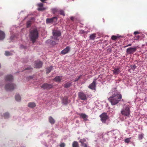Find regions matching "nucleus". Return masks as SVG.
Returning a JSON list of instances; mask_svg holds the SVG:
<instances>
[{"label": "nucleus", "mask_w": 147, "mask_h": 147, "mask_svg": "<svg viewBox=\"0 0 147 147\" xmlns=\"http://www.w3.org/2000/svg\"><path fill=\"white\" fill-rule=\"evenodd\" d=\"M46 8L43 7H40L38 9V10L39 11H42L45 10Z\"/></svg>", "instance_id": "obj_34"}, {"label": "nucleus", "mask_w": 147, "mask_h": 147, "mask_svg": "<svg viewBox=\"0 0 147 147\" xmlns=\"http://www.w3.org/2000/svg\"><path fill=\"white\" fill-rule=\"evenodd\" d=\"M29 78H30V79H32L33 78V77L32 76H30L28 77Z\"/></svg>", "instance_id": "obj_48"}, {"label": "nucleus", "mask_w": 147, "mask_h": 147, "mask_svg": "<svg viewBox=\"0 0 147 147\" xmlns=\"http://www.w3.org/2000/svg\"><path fill=\"white\" fill-rule=\"evenodd\" d=\"M32 69L31 68V67H27V68H26L25 69V70H30V69Z\"/></svg>", "instance_id": "obj_44"}, {"label": "nucleus", "mask_w": 147, "mask_h": 147, "mask_svg": "<svg viewBox=\"0 0 147 147\" xmlns=\"http://www.w3.org/2000/svg\"><path fill=\"white\" fill-rule=\"evenodd\" d=\"M86 142V140L85 139H81L79 140V142L81 143V144L84 143Z\"/></svg>", "instance_id": "obj_31"}, {"label": "nucleus", "mask_w": 147, "mask_h": 147, "mask_svg": "<svg viewBox=\"0 0 147 147\" xmlns=\"http://www.w3.org/2000/svg\"><path fill=\"white\" fill-rule=\"evenodd\" d=\"M5 36V33L1 31V40H3Z\"/></svg>", "instance_id": "obj_24"}, {"label": "nucleus", "mask_w": 147, "mask_h": 147, "mask_svg": "<svg viewBox=\"0 0 147 147\" xmlns=\"http://www.w3.org/2000/svg\"><path fill=\"white\" fill-rule=\"evenodd\" d=\"M139 33H140V32H139L138 31H135L134 32V34L135 35H136V34H139Z\"/></svg>", "instance_id": "obj_43"}, {"label": "nucleus", "mask_w": 147, "mask_h": 147, "mask_svg": "<svg viewBox=\"0 0 147 147\" xmlns=\"http://www.w3.org/2000/svg\"><path fill=\"white\" fill-rule=\"evenodd\" d=\"M49 122L52 124H53L55 123V120L51 116L49 117Z\"/></svg>", "instance_id": "obj_20"}, {"label": "nucleus", "mask_w": 147, "mask_h": 147, "mask_svg": "<svg viewBox=\"0 0 147 147\" xmlns=\"http://www.w3.org/2000/svg\"><path fill=\"white\" fill-rule=\"evenodd\" d=\"M52 34L54 39L55 40H58L59 39L58 37L61 35V32L57 30H53V31Z\"/></svg>", "instance_id": "obj_5"}, {"label": "nucleus", "mask_w": 147, "mask_h": 147, "mask_svg": "<svg viewBox=\"0 0 147 147\" xmlns=\"http://www.w3.org/2000/svg\"><path fill=\"white\" fill-rule=\"evenodd\" d=\"M57 20V18L56 17H54L50 18H47L46 19V22L47 23H52L53 21L56 22Z\"/></svg>", "instance_id": "obj_11"}, {"label": "nucleus", "mask_w": 147, "mask_h": 147, "mask_svg": "<svg viewBox=\"0 0 147 147\" xmlns=\"http://www.w3.org/2000/svg\"><path fill=\"white\" fill-rule=\"evenodd\" d=\"M40 0L42 2H44L45 1H46L47 0Z\"/></svg>", "instance_id": "obj_47"}, {"label": "nucleus", "mask_w": 147, "mask_h": 147, "mask_svg": "<svg viewBox=\"0 0 147 147\" xmlns=\"http://www.w3.org/2000/svg\"><path fill=\"white\" fill-rule=\"evenodd\" d=\"M13 80V77L11 75H7L5 78V80L7 81L11 82Z\"/></svg>", "instance_id": "obj_16"}, {"label": "nucleus", "mask_w": 147, "mask_h": 147, "mask_svg": "<svg viewBox=\"0 0 147 147\" xmlns=\"http://www.w3.org/2000/svg\"><path fill=\"white\" fill-rule=\"evenodd\" d=\"M38 32L36 29H34L30 31V38L32 43H34L38 38Z\"/></svg>", "instance_id": "obj_2"}, {"label": "nucleus", "mask_w": 147, "mask_h": 147, "mask_svg": "<svg viewBox=\"0 0 147 147\" xmlns=\"http://www.w3.org/2000/svg\"><path fill=\"white\" fill-rule=\"evenodd\" d=\"M130 110L129 107H127L125 109L122 110L121 111V114L125 116L129 117L130 115Z\"/></svg>", "instance_id": "obj_4"}, {"label": "nucleus", "mask_w": 147, "mask_h": 147, "mask_svg": "<svg viewBox=\"0 0 147 147\" xmlns=\"http://www.w3.org/2000/svg\"><path fill=\"white\" fill-rule=\"evenodd\" d=\"M78 96L79 98L82 100H85L87 99L86 95L82 92H79Z\"/></svg>", "instance_id": "obj_9"}, {"label": "nucleus", "mask_w": 147, "mask_h": 147, "mask_svg": "<svg viewBox=\"0 0 147 147\" xmlns=\"http://www.w3.org/2000/svg\"><path fill=\"white\" fill-rule=\"evenodd\" d=\"M53 69L52 66H51L47 68L46 69V73L48 74L50 73Z\"/></svg>", "instance_id": "obj_23"}, {"label": "nucleus", "mask_w": 147, "mask_h": 147, "mask_svg": "<svg viewBox=\"0 0 147 147\" xmlns=\"http://www.w3.org/2000/svg\"><path fill=\"white\" fill-rule=\"evenodd\" d=\"M16 100L17 101H20L21 100V97L19 95H16L15 97Z\"/></svg>", "instance_id": "obj_27"}, {"label": "nucleus", "mask_w": 147, "mask_h": 147, "mask_svg": "<svg viewBox=\"0 0 147 147\" xmlns=\"http://www.w3.org/2000/svg\"><path fill=\"white\" fill-rule=\"evenodd\" d=\"M82 76V75H81L78 76V78H76L75 79V80L74 81V82H76L78 81L81 78V77Z\"/></svg>", "instance_id": "obj_37"}, {"label": "nucleus", "mask_w": 147, "mask_h": 147, "mask_svg": "<svg viewBox=\"0 0 147 147\" xmlns=\"http://www.w3.org/2000/svg\"><path fill=\"white\" fill-rule=\"evenodd\" d=\"M65 144L64 143H61L60 145V147H65Z\"/></svg>", "instance_id": "obj_39"}, {"label": "nucleus", "mask_w": 147, "mask_h": 147, "mask_svg": "<svg viewBox=\"0 0 147 147\" xmlns=\"http://www.w3.org/2000/svg\"><path fill=\"white\" fill-rule=\"evenodd\" d=\"M60 15H63L64 16H65V14L64 11L62 10H60L59 11Z\"/></svg>", "instance_id": "obj_32"}, {"label": "nucleus", "mask_w": 147, "mask_h": 147, "mask_svg": "<svg viewBox=\"0 0 147 147\" xmlns=\"http://www.w3.org/2000/svg\"><path fill=\"white\" fill-rule=\"evenodd\" d=\"M137 48L136 47H130L127 49L126 53L127 54L131 55L136 51Z\"/></svg>", "instance_id": "obj_6"}, {"label": "nucleus", "mask_w": 147, "mask_h": 147, "mask_svg": "<svg viewBox=\"0 0 147 147\" xmlns=\"http://www.w3.org/2000/svg\"><path fill=\"white\" fill-rule=\"evenodd\" d=\"M52 12L55 14L56 13L59 11L58 9L57 8H53L51 9Z\"/></svg>", "instance_id": "obj_25"}, {"label": "nucleus", "mask_w": 147, "mask_h": 147, "mask_svg": "<svg viewBox=\"0 0 147 147\" xmlns=\"http://www.w3.org/2000/svg\"><path fill=\"white\" fill-rule=\"evenodd\" d=\"M80 116L82 119H84V120L85 121L88 120L87 118L88 116H87L86 114L83 113H81L79 114Z\"/></svg>", "instance_id": "obj_15"}, {"label": "nucleus", "mask_w": 147, "mask_h": 147, "mask_svg": "<svg viewBox=\"0 0 147 147\" xmlns=\"http://www.w3.org/2000/svg\"><path fill=\"white\" fill-rule=\"evenodd\" d=\"M72 82L70 81L66 83L64 85V87L67 88L69 87L72 85Z\"/></svg>", "instance_id": "obj_19"}, {"label": "nucleus", "mask_w": 147, "mask_h": 147, "mask_svg": "<svg viewBox=\"0 0 147 147\" xmlns=\"http://www.w3.org/2000/svg\"><path fill=\"white\" fill-rule=\"evenodd\" d=\"M140 36H136L134 37V40H138L140 38Z\"/></svg>", "instance_id": "obj_38"}, {"label": "nucleus", "mask_w": 147, "mask_h": 147, "mask_svg": "<svg viewBox=\"0 0 147 147\" xmlns=\"http://www.w3.org/2000/svg\"><path fill=\"white\" fill-rule=\"evenodd\" d=\"M28 106L29 107L34 108L36 106V104L34 102H30L28 103Z\"/></svg>", "instance_id": "obj_21"}, {"label": "nucleus", "mask_w": 147, "mask_h": 147, "mask_svg": "<svg viewBox=\"0 0 147 147\" xmlns=\"http://www.w3.org/2000/svg\"><path fill=\"white\" fill-rule=\"evenodd\" d=\"M101 120L102 123H105L106 120L108 119V116L106 113H103L100 115Z\"/></svg>", "instance_id": "obj_7"}, {"label": "nucleus", "mask_w": 147, "mask_h": 147, "mask_svg": "<svg viewBox=\"0 0 147 147\" xmlns=\"http://www.w3.org/2000/svg\"><path fill=\"white\" fill-rule=\"evenodd\" d=\"M131 44H129L128 45H126V46H124V48H126V47H129V46H131Z\"/></svg>", "instance_id": "obj_45"}, {"label": "nucleus", "mask_w": 147, "mask_h": 147, "mask_svg": "<svg viewBox=\"0 0 147 147\" xmlns=\"http://www.w3.org/2000/svg\"><path fill=\"white\" fill-rule=\"evenodd\" d=\"M113 74L115 75H117L119 74L121 72L119 69L118 68H115L113 70Z\"/></svg>", "instance_id": "obj_17"}, {"label": "nucleus", "mask_w": 147, "mask_h": 147, "mask_svg": "<svg viewBox=\"0 0 147 147\" xmlns=\"http://www.w3.org/2000/svg\"><path fill=\"white\" fill-rule=\"evenodd\" d=\"M42 63L40 61H37L35 62V66L36 68H39L42 67Z\"/></svg>", "instance_id": "obj_13"}, {"label": "nucleus", "mask_w": 147, "mask_h": 147, "mask_svg": "<svg viewBox=\"0 0 147 147\" xmlns=\"http://www.w3.org/2000/svg\"><path fill=\"white\" fill-rule=\"evenodd\" d=\"M32 24V21L30 20L28 21L26 23V26L27 28L30 27Z\"/></svg>", "instance_id": "obj_30"}, {"label": "nucleus", "mask_w": 147, "mask_h": 147, "mask_svg": "<svg viewBox=\"0 0 147 147\" xmlns=\"http://www.w3.org/2000/svg\"><path fill=\"white\" fill-rule=\"evenodd\" d=\"M96 34L95 33L93 34H91L90 36V38L91 40H94L96 37Z\"/></svg>", "instance_id": "obj_26"}, {"label": "nucleus", "mask_w": 147, "mask_h": 147, "mask_svg": "<svg viewBox=\"0 0 147 147\" xmlns=\"http://www.w3.org/2000/svg\"><path fill=\"white\" fill-rule=\"evenodd\" d=\"M68 98L67 96H64L62 99V102L64 105H67L68 104Z\"/></svg>", "instance_id": "obj_14"}, {"label": "nucleus", "mask_w": 147, "mask_h": 147, "mask_svg": "<svg viewBox=\"0 0 147 147\" xmlns=\"http://www.w3.org/2000/svg\"><path fill=\"white\" fill-rule=\"evenodd\" d=\"M16 86V85L13 83H8L5 85V89L7 91H11L14 89Z\"/></svg>", "instance_id": "obj_3"}, {"label": "nucleus", "mask_w": 147, "mask_h": 147, "mask_svg": "<svg viewBox=\"0 0 147 147\" xmlns=\"http://www.w3.org/2000/svg\"><path fill=\"white\" fill-rule=\"evenodd\" d=\"M114 90H112L109 93V94L112 95L108 99L112 105H114L118 103L122 99L121 95L115 91V89Z\"/></svg>", "instance_id": "obj_1"}, {"label": "nucleus", "mask_w": 147, "mask_h": 147, "mask_svg": "<svg viewBox=\"0 0 147 147\" xmlns=\"http://www.w3.org/2000/svg\"><path fill=\"white\" fill-rule=\"evenodd\" d=\"M119 36L113 35L111 36V39L113 40H116L118 38H119Z\"/></svg>", "instance_id": "obj_29"}, {"label": "nucleus", "mask_w": 147, "mask_h": 147, "mask_svg": "<svg viewBox=\"0 0 147 147\" xmlns=\"http://www.w3.org/2000/svg\"><path fill=\"white\" fill-rule=\"evenodd\" d=\"M136 68V66L135 65H134L131 68L133 69V71H134Z\"/></svg>", "instance_id": "obj_42"}, {"label": "nucleus", "mask_w": 147, "mask_h": 147, "mask_svg": "<svg viewBox=\"0 0 147 147\" xmlns=\"http://www.w3.org/2000/svg\"><path fill=\"white\" fill-rule=\"evenodd\" d=\"M62 80V77L60 76H57L53 80L56 82H60Z\"/></svg>", "instance_id": "obj_18"}, {"label": "nucleus", "mask_w": 147, "mask_h": 147, "mask_svg": "<svg viewBox=\"0 0 147 147\" xmlns=\"http://www.w3.org/2000/svg\"><path fill=\"white\" fill-rule=\"evenodd\" d=\"M72 147H79L78 142L77 141H74L72 144Z\"/></svg>", "instance_id": "obj_22"}, {"label": "nucleus", "mask_w": 147, "mask_h": 147, "mask_svg": "<svg viewBox=\"0 0 147 147\" xmlns=\"http://www.w3.org/2000/svg\"><path fill=\"white\" fill-rule=\"evenodd\" d=\"M70 18L71 20H72L73 21H74V18L73 17H71Z\"/></svg>", "instance_id": "obj_46"}, {"label": "nucleus", "mask_w": 147, "mask_h": 147, "mask_svg": "<svg viewBox=\"0 0 147 147\" xmlns=\"http://www.w3.org/2000/svg\"><path fill=\"white\" fill-rule=\"evenodd\" d=\"M81 146L83 147H87V144L86 143H83L81 144Z\"/></svg>", "instance_id": "obj_40"}, {"label": "nucleus", "mask_w": 147, "mask_h": 147, "mask_svg": "<svg viewBox=\"0 0 147 147\" xmlns=\"http://www.w3.org/2000/svg\"><path fill=\"white\" fill-rule=\"evenodd\" d=\"M131 138H128L125 140V142L127 143H128L130 142V140Z\"/></svg>", "instance_id": "obj_35"}, {"label": "nucleus", "mask_w": 147, "mask_h": 147, "mask_svg": "<svg viewBox=\"0 0 147 147\" xmlns=\"http://www.w3.org/2000/svg\"><path fill=\"white\" fill-rule=\"evenodd\" d=\"M38 6L39 7H43V4L42 3H40L38 4Z\"/></svg>", "instance_id": "obj_41"}, {"label": "nucleus", "mask_w": 147, "mask_h": 147, "mask_svg": "<svg viewBox=\"0 0 147 147\" xmlns=\"http://www.w3.org/2000/svg\"><path fill=\"white\" fill-rule=\"evenodd\" d=\"M5 55L7 56L11 55V53L9 52L8 51H6L5 52Z\"/></svg>", "instance_id": "obj_33"}, {"label": "nucleus", "mask_w": 147, "mask_h": 147, "mask_svg": "<svg viewBox=\"0 0 147 147\" xmlns=\"http://www.w3.org/2000/svg\"><path fill=\"white\" fill-rule=\"evenodd\" d=\"M144 134H140L138 136V138L140 140H142Z\"/></svg>", "instance_id": "obj_36"}, {"label": "nucleus", "mask_w": 147, "mask_h": 147, "mask_svg": "<svg viewBox=\"0 0 147 147\" xmlns=\"http://www.w3.org/2000/svg\"><path fill=\"white\" fill-rule=\"evenodd\" d=\"M40 86L42 88L44 89L49 90L53 87V85L51 84L45 83L43 84Z\"/></svg>", "instance_id": "obj_8"}, {"label": "nucleus", "mask_w": 147, "mask_h": 147, "mask_svg": "<svg viewBox=\"0 0 147 147\" xmlns=\"http://www.w3.org/2000/svg\"><path fill=\"white\" fill-rule=\"evenodd\" d=\"M9 115L8 113L6 112L4 114V117L5 119H7L9 118Z\"/></svg>", "instance_id": "obj_28"}, {"label": "nucleus", "mask_w": 147, "mask_h": 147, "mask_svg": "<svg viewBox=\"0 0 147 147\" xmlns=\"http://www.w3.org/2000/svg\"><path fill=\"white\" fill-rule=\"evenodd\" d=\"M96 79H94L92 82L88 86V88L92 90H95L96 86Z\"/></svg>", "instance_id": "obj_10"}, {"label": "nucleus", "mask_w": 147, "mask_h": 147, "mask_svg": "<svg viewBox=\"0 0 147 147\" xmlns=\"http://www.w3.org/2000/svg\"><path fill=\"white\" fill-rule=\"evenodd\" d=\"M70 50V47L69 46H67L61 51V53L63 55L65 54L68 53Z\"/></svg>", "instance_id": "obj_12"}]
</instances>
